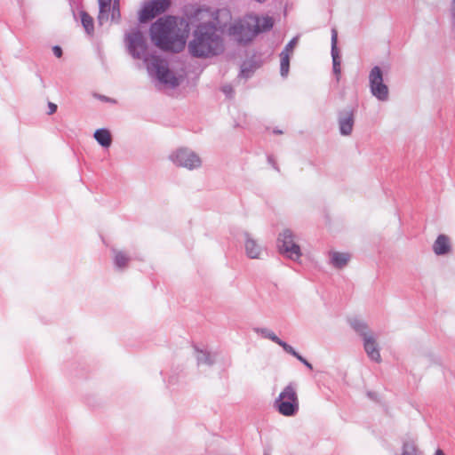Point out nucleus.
I'll return each mask as SVG.
<instances>
[{"label": "nucleus", "instance_id": "obj_34", "mask_svg": "<svg viewBox=\"0 0 455 455\" xmlns=\"http://www.w3.org/2000/svg\"><path fill=\"white\" fill-rule=\"evenodd\" d=\"M250 73H251V71L249 69L242 68L241 71H240L239 76H243V77H245V78H248L250 76Z\"/></svg>", "mask_w": 455, "mask_h": 455}, {"label": "nucleus", "instance_id": "obj_32", "mask_svg": "<svg viewBox=\"0 0 455 455\" xmlns=\"http://www.w3.org/2000/svg\"><path fill=\"white\" fill-rule=\"evenodd\" d=\"M48 108H49L48 114L52 115L53 113H55L57 111V105L52 102H49Z\"/></svg>", "mask_w": 455, "mask_h": 455}, {"label": "nucleus", "instance_id": "obj_12", "mask_svg": "<svg viewBox=\"0 0 455 455\" xmlns=\"http://www.w3.org/2000/svg\"><path fill=\"white\" fill-rule=\"evenodd\" d=\"M338 124L341 135H350L355 124V108L348 107L340 110L338 113Z\"/></svg>", "mask_w": 455, "mask_h": 455}, {"label": "nucleus", "instance_id": "obj_23", "mask_svg": "<svg viewBox=\"0 0 455 455\" xmlns=\"http://www.w3.org/2000/svg\"><path fill=\"white\" fill-rule=\"evenodd\" d=\"M274 26V21L271 17H264L262 19H258L256 20L255 25H253V28L255 30L256 35L270 30Z\"/></svg>", "mask_w": 455, "mask_h": 455}, {"label": "nucleus", "instance_id": "obj_6", "mask_svg": "<svg viewBox=\"0 0 455 455\" xmlns=\"http://www.w3.org/2000/svg\"><path fill=\"white\" fill-rule=\"evenodd\" d=\"M369 87L372 96L379 101L388 100L389 90L384 83L383 72L379 66H374L369 73Z\"/></svg>", "mask_w": 455, "mask_h": 455}, {"label": "nucleus", "instance_id": "obj_26", "mask_svg": "<svg viewBox=\"0 0 455 455\" xmlns=\"http://www.w3.org/2000/svg\"><path fill=\"white\" fill-rule=\"evenodd\" d=\"M401 455H423L413 442H404Z\"/></svg>", "mask_w": 455, "mask_h": 455}, {"label": "nucleus", "instance_id": "obj_4", "mask_svg": "<svg viewBox=\"0 0 455 455\" xmlns=\"http://www.w3.org/2000/svg\"><path fill=\"white\" fill-rule=\"evenodd\" d=\"M277 248L280 254L291 260L296 261L301 256L300 247L295 242V236L290 229H284L279 234Z\"/></svg>", "mask_w": 455, "mask_h": 455}, {"label": "nucleus", "instance_id": "obj_27", "mask_svg": "<svg viewBox=\"0 0 455 455\" xmlns=\"http://www.w3.org/2000/svg\"><path fill=\"white\" fill-rule=\"evenodd\" d=\"M284 351L297 358L299 362H301L307 369L313 370V365L301 355H299L291 345L285 347Z\"/></svg>", "mask_w": 455, "mask_h": 455}, {"label": "nucleus", "instance_id": "obj_15", "mask_svg": "<svg viewBox=\"0 0 455 455\" xmlns=\"http://www.w3.org/2000/svg\"><path fill=\"white\" fill-rule=\"evenodd\" d=\"M244 249L247 257L250 259H259L262 252V246L253 239L249 233L244 234Z\"/></svg>", "mask_w": 455, "mask_h": 455}, {"label": "nucleus", "instance_id": "obj_5", "mask_svg": "<svg viewBox=\"0 0 455 455\" xmlns=\"http://www.w3.org/2000/svg\"><path fill=\"white\" fill-rule=\"evenodd\" d=\"M169 158L175 165L190 171L198 169L202 165L201 157L188 148H178L170 155Z\"/></svg>", "mask_w": 455, "mask_h": 455}, {"label": "nucleus", "instance_id": "obj_13", "mask_svg": "<svg viewBox=\"0 0 455 455\" xmlns=\"http://www.w3.org/2000/svg\"><path fill=\"white\" fill-rule=\"evenodd\" d=\"M338 43V32L335 28L331 29V54L332 58V70L334 75L336 76L337 82L339 81L340 74H341V68H340V63L341 59L339 55V52L337 47Z\"/></svg>", "mask_w": 455, "mask_h": 455}, {"label": "nucleus", "instance_id": "obj_10", "mask_svg": "<svg viewBox=\"0 0 455 455\" xmlns=\"http://www.w3.org/2000/svg\"><path fill=\"white\" fill-rule=\"evenodd\" d=\"M172 4L171 0H150L146 2L140 12V22H148L166 12Z\"/></svg>", "mask_w": 455, "mask_h": 455}, {"label": "nucleus", "instance_id": "obj_31", "mask_svg": "<svg viewBox=\"0 0 455 455\" xmlns=\"http://www.w3.org/2000/svg\"><path fill=\"white\" fill-rule=\"evenodd\" d=\"M52 52H53V54L57 57V58H60L63 54L62 52V49L60 46L59 45H55L52 47Z\"/></svg>", "mask_w": 455, "mask_h": 455}, {"label": "nucleus", "instance_id": "obj_20", "mask_svg": "<svg viewBox=\"0 0 455 455\" xmlns=\"http://www.w3.org/2000/svg\"><path fill=\"white\" fill-rule=\"evenodd\" d=\"M253 331L255 333H257L258 335H260L261 337L265 338V339H270L271 341L275 342V344L279 345L280 347H283V349L284 350L286 347H288V343H286L285 341L282 340L281 339H279L274 331H272L271 330L267 329V328H262V327H254L253 329Z\"/></svg>", "mask_w": 455, "mask_h": 455}, {"label": "nucleus", "instance_id": "obj_25", "mask_svg": "<svg viewBox=\"0 0 455 455\" xmlns=\"http://www.w3.org/2000/svg\"><path fill=\"white\" fill-rule=\"evenodd\" d=\"M290 59L289 53H280V75L282 77H287L290 70Z\"/></svg>", "mask_w": 455, "mask_h": 455}, {"label": "nucleus", "instance_id": "obj_3", "mask_svg": "<svg viewBox=\"0 0 455 455\" xmlns=\"http://www.w3.org/2000/svg\"><path fill=\"white\" fill-rule=\"evenodd\" d=\"M296 389L297 384L290 382L275 400L274 407L281 415L293 417L298 413L299 403Z\"/></svg>", "mask_w": 455, "mask_h": 455}, {"label": "nucleus", "instance_id": "obj_21", "mask_svg": "<svg viewBox=\"0 0 455 455\" xmlns=\"http://www.w3.org/2000/svg\"><path fill=\"white\" fill-rule=\"evenodd\" d=\"M451 245L448 236L439 235L433 244V251L436 255H445L450 251Z\"/></svg>", "mask_w": 455, "mask_h": 455}, {"label": "nucleus", "instance_id": "obj_17", "mask_svg": "<svg viewBox=\"0 0 455 455\" xmlns=\"http://www.w3.org/2000/svg\"><path fill=\"white\" fill-rule=\"evenodd\" d=\"M349 325L351 328L358 334L360 335L363 339H365V337H371L372 336L369 326L365 321H363L361 318L358 317H353L349 319L348 321Z\"/></svg>", "mask_w": 455, "mask_h": 455}, {"label": "nucleus", "instance_id": "obj_16", "mask_svg": "<svg viewBox=\"0 0 455 455\" xmlns=\"http://www.w3.org/2000/svg\"><path fill=\"white\" fill-rule=\"evenodd\" d=\"M363 347L371 360L376 363H379L381 361L379 347L373 335L371 337H365L363 339Z\"/></svg>", "mask_w": 455, "mask_h": 455}, {"label": "nucleus", "instance_id": "obj_2", "mask_svg": "<svg viewBox=\"0 0 455 455\" xmlns=\"http://www.w3.org/2000/svg\"><path fill=\"white\" fill-rule=\"evenodd\" d=\"M180 32L177 18L172 15L159 18L149 29L151 41L157 48L173 52L181 51L186 44Z\"/></svg>", "mask_w": 455, "mask_h": 455}, {"label": "nucleus", "instance_id": "obj_19", "mask_svg": "<svg viewBox=\"0 0 455 455\" xmlns=\"http://www.w3.org/2000/svg\"><path fill=\"white\" fill-rule=\"evenodd\" d=\"M330 263L338 269L346 267L350 260V254L347 252L331 251Z\"/></svg>", "mask_w": 455, "mask_h": 455}, {"label": "nucleus", "instance_id": "obj_33", "mask_svg": "<svg viewBox=\"0 0 455 455\" xmlns=\"http://www.w3.org/2000/svg\"><path fill=\"white\" fill-rule=\"evenodd\" d=\"M267 162L273 166V168L276 171H279V168L276 164V163L275 162V159L272 156H267Z\"/></svg>", "mask_w": 455, "mask_h": 455}, {"label": "nucleus", "instance_id": "obj_9", "mask_svg": "<svg viewBox=\"0 0 455 455\" xmlns=\"http://www.w3.org/2000/svg\"><path fill=\"white\" fill-rule=\"evenodd\" d=\"M125 42L129 53L133 59H141L147 51V42L143 33L135 28L125 34Z\"/></svg>", "mask_w": 455, "mask_h": 455}, {"label": "nucleus", "instance_id": "obj_8", "mask_svg": "<svg viewBox=\"0 0 455 455\" xmlns=\"http://www.w3.org/2000/svg\"><path fill=\"white\" fill-rule=\"evenodd\" d=\"M99 15L98 23L102 26L108 20L114 23H119L121 20L120 2L119 0H98Z\"/></svg>", "mask_w": 455, "mask_h": 455}, {"label": "nucleus", "instance_id": "obj_28", "mask_svg": "<svg viewBox=\"0 0 455 455\" xmlns=\"http://www.w3.org/2000/svg\"><path fill=\"white\" fill-rule=\"evenodd\" d=\"M298 44V37H293L283 48L281 53H289L291 56L293 52V49Z\"/></svg>", "mask_w": 455, "mask_h": 455}, {"label": "nucleus", "instance_id": "obj_22", "mask_svg": "<svg viewBox=\"0 0 455 455\" xmlns=\"http://www.w3.org/2000/svg\"><path fill=\"white\" fill-rule=\"evenodd\" d=\"M96 141L103 148H109L112 144V135L107 128L97 129L93 134Z\"/></svg>", "mask_w": 455, "mask_h": 455}, {"label": "nucleus", "instance_id": "obj_36", "mask_svg": "<svg viewBox=\"0 0 455 455\" xmlns=\"http://www.w3.org/2000/svg\"><path fill=\"white\" fill-rule=\"evenodd\" d=\"M273 133H274V134H277V135H279V134H283V131H282V130H280V129H278V128H275V129L273 130Z\"/></svg>", "mask_w": 455, "mask_h": 455}, {"label": "nucleus", "instance_id": "obj_30", "mask_svg": "<svg viewBox=\"0 0 455 455\" xmlns=\"http://www.w3.org/2000/svg\"><path fill=\"white\" fill-rule=\"evenodd\" d=\"M95 98H97L98 100L103 101V102H107V103H111V104H116V100L113 98H109L108 96H105V95H101V94H95L94 95Z\"/></svg>", "mask_w": 455, "mask_h": 455}, {"label": "nucleus", "instance_id": "obj_24", "mask_svg": "<svg viewBox=\"0 0 455 455\" xmlns=\"http://www.w3.org/2000/svg\"><path fill=\"white\" fill-rule=\"evenodd\" d=\"M81 21L87 34L92 35L94 32L93 19L86 12H81Z\"/></svg>", "mask_w": 455, "mask_h": 455}, {"label": "nucleus", "instance_id": "obj_18", "mask_svg": "<svg viewBox=\"0 0 455 455\" xmlns=\"http://www.w3.org/2000/svg\"><path fill=\"white\" fill-rule=\"evenodd\" d=\"M112 252L114 254V266L116 269L119 271H124L127 268L129 262L131 261L132 258L130 255L120 250L112 249Z\"/></svg>", "mask_w": 455, "mask_h": 455}, {"label": "nucleus", "instance_id": "obj_14", "mask_svg": "<svg viewBox=\"0 0 455 455\" xmlns=\"http://www.w3.org/2000/svg\"><path fill=\"white\" fill-rule=\"evenodd\" d=\"M218 353L214 352H209L207 349H200L197 347L195 346V357L197 362V365L203 366H212L215 363L218 357Z\"/></svg>", "mask_w": 455, "mask_h": 455}, {"label": "nucleus", "instance_id": "obj_7", "mask_svg": "<svg viewBox=\"0 0 455 455\" xmlns=\"http://www.w3.org/2000/svg\"><path fill=\"white\" fill-rule=\"evenodd\" d=\"M148 68L150 73H155L156 77L160 83L170 85L172 88L179 85L178 78L170 70L168 64L164 60L155 58Z\"/></svg>", "mask_w": 455, "mask_h": 455}, {"label": "nucleus", "instance_id": "obj_35", "mask_svg": "<svg viewBox=\"0 0 455 455\" xmlns=\"http://www.w3.org/2000/svg\"><path fill=\"white\" fill-rule=\"evenodd\" d=\"M451 12L452 19L455 21V0L451 1Z\"/></svg>", "mask_w": 455, "mask_h": 455}, {"label": "nucleus", "instance_id": "obj_29", "mask_svg": "<svg viewBox=\"0 0 455 455\" xmlns=\"http://www.w3.org/2000/svg\"><path fill=\"white\" fill-rule=\"evenodd\" d=\"M221 91L229 99L234 96V89L230 84L223 85Z\"/></svg>", "mask_w": 455, "mask_h": 455}, {"label": "nucleus", "instance_id": "obj_38", "mask_svg": "<svg viewBox=\"0 0 455 455\" xmlns=\"http://www.w3.org/2000/svg\"><path fill=\"white\" fill-rule=\"evenodd\" d=\"M264 455H270L268 452H265Z\"/></svg>", "mask_w": 455, "mask_h": 455}, {"label": "nucleus", "instance_id": "obj_37", "mask_svg": "<svg viewBox=\"0 0 455 455\" xmlns=\"http://www.w3.org/2000/svg\"><path fill=\"white\" fill-rule=\"evenodd\" d=\"M435 455H445L444 452L441 449H437L435 451Z\"/></svg>", "mask_w": 455, "mask_h": 455}, {"label": "nucleus", "instance_id": "obj_1", "mask_svg": "<svg viewBox=\"0 0 455 455\" xmlns=\"http://www.w3.org/2000/svg\"><path fill=\"white\" fill-rule=\"evenodd\" d=\"M224 50L223 37L214 22H202L196 26L188 44V52L192 57L212 58L220 55Z\"/></svg>", "mask_w": 455, "mask_h": 455}, {"label": "nucleus", "instance_id": "obj_11", "mask_svg": "<svg viewBox=\"0 0 455 455\" xmlns=\"http://www.w3.org/2000/svg\"><path fill=\"white\" fill-rule=\"evenodd\" d=\"M229 33L237 42L243 44L251 42L257 36L253 26L245 22L233 24L229 28Z\"/></svg>", "mask_w": 455, "mask_h": 455}]
</instances>
